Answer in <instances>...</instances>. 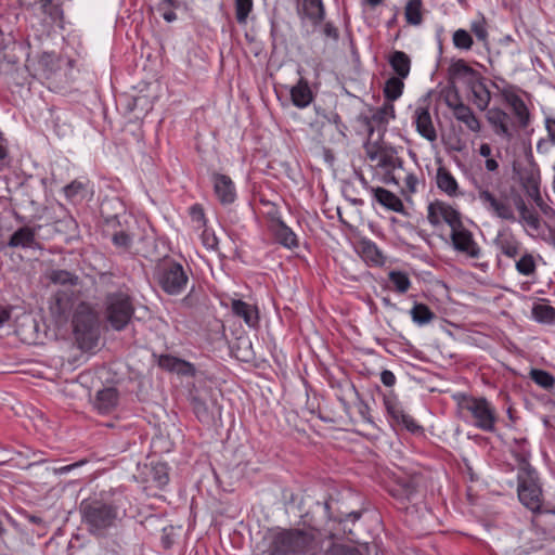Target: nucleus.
Wrapping results in <instances>:
<instances>
[{"label":"nucleus","instance_id":"2","mask_svg":"<svg viewBox=\"0 0 555 555\" xmlns=\"http://www.w3.org/2000/svg\"><path fill=\"white\" fill-rule=\"evenodd\" d=\"M79 511L89 531L98 537H104L119 520L118 506L102 500L85 499L79 505Z\"/></svg>","mask_w":555,"mask_h":555},{"label":"nucleus","instance_id":"39","mask_svg":"<svg viewBox=\"0 0 555 555\" xmlns=\"http://www.w3.org/2000/svg\"><path fill=\"white\" fill-rule=\"evenodd\" d=\"M388 279L392 284L391 289L398 294H405L412 284L409 274L401 270L389 271Z\"/></svg>","mask_w":555,"mask_h":555},{"label":"nucleus","instance_id":"18","mask_svg":"<svg viewBox=\"0 0 555 555\" xmlns=\"http://www.w3.org/2000/svg\"><path fill=\"white\" fill-rule=\"evenodd\" d=\"M211 181L214 184V193L221 205L228 206L236 201V188L229 176L214 172L211 175Z\"/></svg>","mask_w":555,"mask_h":555},{"label":"nucleus","instance_id":"12","mask_svg":"<svg viewBox=\"0 0 555 555\" xmlns=\"http://www.w3.org/2000/svg\"><path fill=\"white\" fill-rule=\"evenodd\" d=\"M478 198L486 210L496 218L511 222L516 221L513 207L508 203L507 198H499L488 189L481 186L478 188Z\"/></svg>","mask_w":555,"mask_h":555},{"label":"nucleus","instance_id":"47","mask_svg":"<svg viewBox=\"0 0 555 555\" xmlns=\"http://www.w3.org/2000/svg\"><path fill=\"white\" fill-rule=\"evenodd\" d=\"M532 317L539 323L550 324L555 320V308L550 305H534Z\"/></svg>","mask_w":555,"mask_h":555},{"label":"nucleus","instance_id":"58","mask_svg":"<svg viewBox=\"0 0 555 555\" xmlns=\"http://www.w3.org/2000/svg\"><path fill=\"white\" fill-rule=\"evenodd\" d=\"M472 33L477 37L478 40L486 42L488 39V30L485 18L473 21L470 24Z\"/></svg>","mask_w":555,"mask_h":555},{"label":"nucleus","instance_id":"9","mask_svg":"<svg viewBox=\"0 0 555 555\" xmlns=\"http://www.w3.org/2000/svg\"><path fill=\"white\" fill-rule=\"evenodd\" d=\"M517 494L520 503L532 512L541 511V488L538 472L534 475H517Z\"/></svg>","mask_w":555,"mask_h":555},{"label":"nucleus","instance_id":"14","mask_svg":"<svg viewBox=\"0 0 555 555\" xmlns=\"http://www.w3.org/2000/svg\"><path fill=\"white\" fill-rule=\"evenodd\" d=\"M421 477L416 475H408L398 477L393 485L389 488V494L400 503L411 502L418 492Z\"/></svg>","mask_w":555,"mask_h":555},{"label":"nucleus","instance_id":"3","mask_svg":"<svg viewBox=\"0 0 555 555\" xmlns=\"http://www.w3.org/2000/svg\"><path fill=\"white\" fill-rule=\"evenodd\" d=\"M133 298L128 292L107 293L104 299V318L117 332L124 331L134 315Z\"/></svg>","mask_w":555,"mask_h":555},{"label":"nucleus","instance_id":"1","mask_svg":"<svg viewBox=\"0 0 555 555\" xmlns=\"http://www.w3.org/2000/svg\"><path fill=\"white\" fill-rule=\"evenodd\" d=\"M460 410V417L472 420L473 425L485 431L494 433L498 413L493 404L486 397H474L464 392L453 396Z\"/></svg>","mask_w":555,"mask_h":555},{"label":"nucleus","instance_id":"8","mask_svg":"<svg viewBox=\"0 0 555 555\" xmlns=\"http://www.w3.org/2000/svg\"><path fill=\"white\" fill-rule=\"evenodd\" d=\"M137 221L131 217H125L124 223L117 216L107 220V229L104 230V235L108 236L115 248L122 253L128 251L133 245L135 233L133 225Z\"/></svg>","mask_w":555,"mask_h":555},{"label":"nucleus","instance_id":"44","mask_svg":"<svg viewBox=\"0 0 555 555\" xmlns=\"http://www.w3.org/2000/svg\"><path fill=\"white\" fill-rule=\"evenodd\" d=\"M151 479L156 487L163 489L169 482V467L166 463L159 462L151 468Z\"/></svg>","mask_w":555,"mask_h":555},{"label":"nucleus","instance_id":"46","mask_svg":"<svg viewBox=\"0 0 555 555\" xmlns=\"http://www.w3.org/2000/svg\"><path fill=\"white\" fill-rule=\"evenodd\" d=\"M21 515L24 517V519L27 521V526L29 528V532L31 534V538L36 534L38 537H42L46 533V521L42 517L38 515H31L28 512L24 511L21 513Z\"/></svg>","mask_w":555,"mask_h":555},{"label":"nucleus","instance_id":"57","mask_svg":"<svg viewBox=\"0 0 555 555\" xmlns=\"http://www.w3.org/2000/svg\"><path fill=\"white\" fill-rule=\"evenodd\" d=\"M324 555H363L357 547L344 544H332Z\"/></svg>","mask_w":555,"mask_h":555},{"label":"nucleus","instance_id":"56","mask_svg":"<svg viewBox=\"0 0 555 555\" xmlns=\"http://www.w3.org/2000/svg\"><path fill=\"white\" fill-rule=\"evenodd\" d=\"M180 359L181 358L175 357L169 353L160 354L158 358L157 364L160 369H163L167 372H170V373H175Z\"/></svg>","mask_w":555,"mask_h":555},{"label":"nucleus","instance_id":"24","mask_svg":"<svg viewBox=\"0 0 555 555\" xmlns=\"http://www.w3.org/2000/svg\"><path fill=\"white\" fill-rule=\"evenodd\" d=\"M466 83L472 91L474 104L478 109L486 111L492 96L486 85L485 77H482L480 74L479 77L475 78L474 80H466Z\"/></svg>","mask_w":555,"mask_h":555},{"label":"nucleus","instance_id":"17","mask_svg":"<svg viewBox=\"0 0 555 555\" xmlns=\"http://www.w3.org/2000/svg\"><path fill=\"white\" fill-rule=\"evenodd\" d=\"M297 15L301 22L309 21L313 27L320 26L326 16L323 0H300L297 3Z\"/></svg>","mask_w":555,"mask_h":555},{"label":"nucleus","instance_id":"22","mask_svg":"<svg viewBox=\"0 0 555 555\" xmlns=\"http://www.w3.org/2000/svg\"><path fill=\"white\" fill-rule=\"evenodd\" d=\"M493 242L496 248L508 258H515L520 251L521 244L509 229L499 231Z\"/></svg>","mask_w":555,"mask_h":555},{"label":"nucleus","instance_id":"5","mask_svg":"<svg viewBox=\"0 0 555 555\" xmlns=\"http://www.w3.org/2000/svg\"><path fill=\"white\" fill-rule=\"evenodd\" d=\"M50 320L46 325V336L55 340L69 339V292L57 291L50 301Z\"/></svg>","mask_w":555,"mask_h":555},{"label":"nucleus","instance_id":"15","mask_svg":"<svg viewBox=\"0 0 555 555\" xmlns=\"http://www.w3.org/2000/svg\"><path fill=\"white\" fill-rule=\"evenodd\" d=\"M453 248L469 258L478 259L481 256V248L474 240L473 233L461 223V228L451 231Z\"/></svg>","mask_w":555,"mask_h":555},{"label":"nucleus","instance_id":"52","mask_svg":"<svg viewBox=\"0 0 555 555\" xmlns=\"http://www.w3.org/2000/svg\"><path fill=\"white\" fill-rule=\"evenodd\" d=\"M516 270L519 274L529 276L534 273L535 271V262L530 254L524 255L517 262H516Z\"/></svg>","mask_w":555,"mask_h":555},{"label":"nucleus","instance_id":"30","mask_svg":"<svg viewBox=\"0 0 555 555\" xmlns=\"http://www.w3.org/2000/svg\"><path fill=\"white\" fill-rule=\"evenodd\" d=\"M317 508L321 509L323 512L324 518L327 520H334L338 521L339 524H346L348 521H351L354 524L357 520L361 518V512L352 511L349 513H339L334 514L332 512V500H326L323 503L317 502L315 503Z\"/></svg>","mask_w":555,"mask_h":555},{"label":"nucleus","instance_id":"35","mask_svg":"<svg viewBox=\"0 0 555 555\" xmlns=\"http://www.w3.org/2000/svg\"><path fill=\"white\" fill-rule=\"evenodd\" d=\"M453 115L459 121L463 122L470 131H480V121L475 116L474 112L468 105H457V108L453 111Z\"/></svg>","mask_w":555,"mask_h":555},{"label":"nucleus","instance_id":"50","mask_svg":"<svg viewBox=\"0 0 555 555\" xmlns=\"http://www.w3.org/2000/svg\"><path fill=\"white\" fill-rule=\"evenodd\" d=\"M253 5V0H235V17L238 24H246Z\"/></svg>","mask_w":555,"mask_h":555},{"label":"nucleus","instance_id":"27","mask_svg":"<svg viewBox=\"0 0 555 555\" xmlns=\"http://www.w3.org/2000/svg\"><path fill=\"white\" fill-rule=\"evenodd\" d=\"M11 248H35L39 244L36 242V229L30 227H21L14 231L8 241Z\"/></svg>","mask_w":555,"mask_h":555},{"label":"nucleus","instance_id":"40","mask_svg":"<svg viewBox=\"0 0 555 555\" xmlns=\"http://www.w3.org/2000/svg\"><path fill=\"white\" fill-rule=\"evenodd\" d=\"M396 118V111L392 103L385 101V103L376 108V111L371 116V121H373L377 126H384L389 122L390 119Z\"/></svg>","mask_w":555,"mask_h":555},{"label":"nucleus","instance_id":"42","mask_svg":"<svg viewBox=\"0 0 555 555\" xmlns=\"http://www.w3.org/2000/svg\"><path fill=\"white\" fill-rule=\"evenodd\" d=\"M449 73L453 77H465L467 80H474L480 75L478 70L474 69L462 59L452 63L449 68Z\"/></svg>","mask_w":555,"mask_h":555},{"label":"nucleus","instance_id":"61","mask_svg":"<svg viewBox=\"0 0 555 555\" xmlns=\"http://www.w3.org/2000/svg\"><path fill=\"white\" fill-rule=\"evenodd\" d=\"M196 372L197 370L193 363L180 359L175 373L184 377H194L196 375Z\"/></svg>","mask_w":555,"mask_h":555},{"label":"nucleus","instance_id":"43","mask_svg":"<svg viewBox=\"0 0 555 555\" xmlns=\"http://www.w3.org/2000/svg\"><path fill=\"white\" fill-rule=\"evenodd\" d=\"M529 376L538 386L545 390H551L555 386V376L542 369H532Z\"/></svg>","mask_w":555,"mask_h":555},{"label":"nucleus","instance_id":"59","mask_svg":"<svg viewBox=\"0 0 555 555\" xmlns=\"http://www.w3.org/2000/svg\"><path fill=\"white\" fill-rule=\"evenodd\" d=\"M44 12L49 13L53 20L64 17V11L60 4H53V0H40Z\"/></svg>","mask_w":555,"mask_h":555},{"label":"nucleus","instance_id":"19","mask_svg":"<svg viewBox=\"0 0 555 555\" xmlns=\"http://www.w3.org/2000/svg\"><path fill=\"white\" fill-rule=\"evenodd\" d=\"M514 447L511 448V454L518 464L517 475H534L537 469L530 464L531 451L528 448L527 438H514Z\"/></svg>","mask_w":555,"mask_h":555},{"label":"nucleus","instance_id":"25","mask_svg":"<svg viewBox=\"0 0 555 555\" xmlns=\"http://www.w3.org/2000/svg\"><path fill=\"white\" fill-rule=\"evenodd\" d=\"M371 193L375 202L378 203L380 206L385 207L386 209L399 214L405 212V208L402 201L391 191L382 186H376L375 189H371Z\"/></svg>","mask_w":555,"mask_h":555},{"label":"nucleus","instance_id":"51","mask_svg":"<svg viewBox=\"0 0 555 555\" xmlns=\"http://www.w3.org/2000/svg\"><path fill=\"white\" fill-rule=\"evenodd\" d=\"M473 38L465 29H457L453 34V44L457 49L470 50L473 47Z\"/></svg>","mask_w":555,"mask_h":555},{"label":"nucleus","instance_id":"23","mask_svg":"<svg viewBox=\"0 0 555 555\" xmlns=\"http://www.w3.org/2000/svg\"><path fill=\"white\" fill-rule=\"evenodd\" d=\"M231 309L235 317L241 318L244 322L253 328L259 326V310L257 306L250 305L242 299H233Z\"/></svg>","mask_w":555,"mask_h":555},{"label":"nucleus","instance_id":"31","mask_svg":"<svg viewBox=\"0 0 555 555\" xmlns=\"http://www.w3.org/2000/svg\"><path fill=\"white\" fill-rule=\"evenodd\" d=\"M118 403V391L114 387H107L96 392L94 405L102 414L109 413Z\"/></svg>","mask_w":555,"mask_h":555},{"label":"nucleus","instance_id":"10","mask_svg":"<svg viewBox=\"0 0 555 555\" xmlns=\"http://www.w3.org/2000/svg\"><path fill=\"white\" fill-rule=\"evenodd\" d=\"M427 220L433 227L440 225L443 220L451 228V231L461 228V223H463L461 212L457 209L438 199L428 205Z\"/></svg>","mask_w":555,"mask_h":555},{"label":"nucleus","instance_id":"32","mask_svg":"<svg viewBox=\"0 0 555 555\" xmlns=\"http://www.w3.org/2000/svg\"><path fill=\"white\" fill-rule=\"evenodd\" d=\"M388 63L391 69L395 72V77L408 78L411 70V59L410 56L399 50L392 51L388 56Z\"/></svg>","mask_w":555,"mask_h":555},{"label":"nucleus","instance_id":"41","mask_svg":"<svg viewBox=\"0 0 555 555\" xmlns=\"http://www.w3.org/2000/svg\"><path fill=\"white\" fill-rule=\"evenodd\" d=\"M190 404L193 413L201 423H207L211 418L206 401L198 395H190Z\"/></svg>","mask_w":555,"mask_h":555},{"label":"nucleus","instance_id":"20","mask_svg":"<svg viewBox=\"0 0 555 555\" xmlns=\"http://www.w3.org/2000/svg\"><path fill=\"white\" fill-rule=\"evenodd\" d=\"M413 122L421 137L429 142L437 140V131L431 120L428 106H417L414 111Z\"/></svg>","mask_w":555,"mask_h":555},{"label":"nucleus","instance_id":"36","mask_svg":"<svg viewBox=\"0 0 555 555\" xmlns=\"http://www.w3.org/2000/svg\"><path fill=\"white\" fill-rule=\"evenodd\" d=\"M383 402L387 415L391 420V424L396 423L401 417V415L405 413L401 402L398 400V397L393 393V391L384 393Z\"/></svg>","mask_w":555,"mask_h":555},{"label":"nucleus","instance_id":"63","mask_svg":"<svg viewBox=\"0 0 555 555\" xmlns=\"http://www.w3.org/2000/svg\"><path fill=\"white\" fill-rule=\"evenodd\" d=\"M326 119L330 124L335 126L339 134L346 137L345 131L347 130V126L343 122L338 113H331L328 116H326Z\"/></svg>","mask_w":555,"mask_h":555},{"label":"nucleus","instance_id":"60","mask_svg":"<svg viewBox=\"0 0 555 555\" xmlns=\"http://www.w3.org/2000/svg\"><path fill=\"white\" fill-rule=\"evenodd\" d=\"M201 236H202L203 245L207 249H210V250L218 249L219 240L212 230L205 229Z\"/></svg>","mask_w":555,"mask_h":555},{"label":"nucleus","instance_id":"34","mask_svg":"<svg viewBox=\"0 0 555 555\" xmlns=\"http://www.w3.org/2000/svg\"><path fill=\"white\" fill-rule=\"evenodd\" d=\"M409 313L417 326H425L436 319V313L426 304L418 301H414Z\"/></svg>","mask_w":555,"mask_h":555},{"label":"nucleus","instance_id":"16","mask_svg":"<svg viewBox=\"0 0 555 555\" xmlns=\"http://www.w3.org/2000/svg\"><path fill=\"white\" fill-rule=\"evenodd\" d=\"M0 72L5 75L9 83L20 88L26 86L30 78L27 65H20L15 57L11 59L8 55L0 61Z\"/></svg>","mask_w":555,"mask_h":555},{"label":"nucleus","instance_id":"4","mask_svg":"<svg viewBox=\"0 0 555 555\" xmlns=\"http://www.w3.org/2000/svg\"><path fill=\"white\" fill-rule=\"evenodd\" d=\"M72 334L81 351H90L96 347L100 330L96 314L81 305L72 318Z\"/></svg>","mask_w":555,"mask_h":555},{"label":"nucleus","instance_id":"64","mask_svg":"<svg viewBox=\"0 0 555 555\" xmlns=\"http://www.w3.org/2000/svg\"><path fill=\"white\" fill-rule=\"evenodd\" d=\"M520 219L525 221L530 228L538 230L540 228V219L537 212L527 210V214H524Z\"/></svg>","mask_w":555,"mask_h":555},{"label":"nucleus","instance_id":"26","mask_svg":"<svg viewBox=\"0 0 555 555\" xmlns=\"http://www.w3.org/2000/svg\"><path fill=\"white\" fill-rule=\"evenodd\" d=\"M94 196V185L86 177L72 181V205L89 203Z\"/></svg>","mask_w":555,"mask_h":555},{"label":"nucleus","instance_id":"21","mask_svg":"<svg viewBox=\"0 0 555 555\" xmlns=\"http://www.w3.org/2000/svg\"><path fill=\"white\" fill-rule=\"evenodd\" d=\"M486 118L496 135L505 139H511L513 137L508 127L509 116L502 108H489L487 111Z\"/></svg>","mask_w":555,"mask_h":555},{"label":"nucleus","instance_id":"6","mask_svg":"<svg viewBox=\"0 0 555 555\" xmlns=\"http://www.w3.org/2000/svg\"><path fill=\"white\" fill-rule=\"evenodd\" d=\"M192 270L180 262L169 259L158 267L156 272L160 289L169 296H179L185 292L190 282Z\"/></svg>","mask_w":555,"mask_h":555},{"label":"nucleus","instance_id":"11","mask_svg":"<svg viewBox=\"0 0 555 555\" xmlns=\"http://www.w3.org/2000/svg\"><path fill=\"white\" fill-rule=\"evenodd\" d=\"M7 518L11 528L2 527L0 530V544L9 552H16L25 542L31 539V534L27 525L15 520L9 514H7Z\"/></svg>","mask_w":555,"mask_h":555},{"label":"nucleus","instance_id":"54","mask_svg":"<svg viewBox=\"0 0 555 555\" xmlns=\"http://www.w3.org/2000/svg\"><path fill=\"white\" fill-rule=\"evenodd\" d=\"M396 157L397 151L393 147L380 149L379 162L377 163V166L385 170H390Z\"/></svg>","mask_w":555,"mask_h":555},{"label":"nucleus","instance_id":"28","mask_svg":"<svg viewBox=\"0 0 555 555\" xmlns=\"http://www.w3.org/2000/svg\"><path fill=\"white\" fill-rule=\"evenodd\" d=\"M312 90L305 77H300L295 86L291 88V100L297 108H306L313 101Z\"/></svg>","mask_w":555,"mask_h":555},{"label":"nucleus","instance_id":"48","mask_svg":"<svg viewBox=\"0 0 555 555\" xmlns=\"http://www.w3.org/2000/svg\"><path fill=\"white\" fill-rule=\"evenodd\" d=\"M528 194L545 216L551 217L555 215L554 209L544 203L540 194L539 184L534 180H531V185L528 189Z\"/></svg>","mask_w":555,"mask_h":555},{"label":"nucleus","instance_id":"53","mask_svg":"<svg viewBox=\"0 0 555 555\" xmlns=\"http://www.w3.org/2000/svg\"><path fill=\"white\" fill-rule=\"evenodd\" d=\"M444 102L449 108L455 111L457 105H464L462 102L461 95L459 93L457 88L454 85L449 86L444 90Z\"/></svg>","mask_w":555,"mask_h":555},{"label":"nucleus","instance_id":"45","mask_svg":"<svg viewBox=\"0 0 555 555\" xmlns=\"http://www.w3.org/2000/svg\"><path fill=\"white\" fill-rule=\"evenodd\" d=\"M392 425L398 426L401 429H404L414 436H423L425 433L424 427L420 425L414 420V417L406 412L403 415H401V417Z\"/></svg>","mask_w":555,"mask_h":555},{"label":"nucleus","instance_id":"13","mask_svg":"<svg viewBox=\"0 0 555 555\" xmlns=\"http://www.w3.org/2000/svg\"><path fill=\"white\" fill-rule=\"evenodd\" d=\"M269 230L276 243L287 249H295L299 246L296 233L282 220L279 210L270 211Z\"/></svg>","mask_w":555,"mask_h":555},{"label":"nucleus","instance_id":"29","mask_svg":"<svg viewBox=\"0 0 555 555\" xmlns=\"http://www.w3.org/2000/svg\"><path fill=\"white\" fill-rule=\"evenodd\" d=\"M360 255L363 260L373 267H382L385 263V257L376 243L369 238H362L359 242Z\"/></svg>","mask_w":555,"mask_h":555},{"label":"nucleus","instance_id":"49","mask_svg":"<svg viewBox=\"0 0 555 555\" xmlns=\"http://www.w3.org/2000/svg\"><path fill=\"white\" fill-rule=\"evenodd\" d=\"M514 103L515 105L512 106L513 113L515 114L519 122V127L525 129L530 125L531 121L530 112L524 100H521L520 102L514 101Z\"/></svg>","mask_w":555,"mask_h":555},{"label":"nucleus","instance_id":"37","mask_svg":"<svg viewBox=\"0 0 555 555\" xmlns=\"http://www.w3.org/2000/svg\"><path fill=\"white\" fill-rule=\"evenodd\" d=\"M403 80V78L393 76L386 80L383 93L387 102L392 103L402 95L404 89Z\"/></svg>","mask_w":555,"mask_h":555},{"label":"nucleus","instance_id":"55","mask_svg":"<svg viewBox=\"0 0 555 555\" xmlns=\"http://www.w3.org/2000/svg\"><path fill=\"white\" fill-rule=\"evenodd\" d=\"M46 278L52 284L67 285L69 284V271L60 270V269H51L47 271Z\"/></svg>","mask_w":555,"mask_h":555},{"label":"nucleus","instance_id":"38","mask_svg":"<svg viewBox=\"0 0 555 555\" xmlns=\"http://www.w3.org/2000/svg\"><path fill=\"white\" fill-rule=\"evenodd\" d=\"M404 17L409 25H421L423 23V1L409 0L404 7Z\"/></svg>","mask_w":555,"mask_h":555},{"label":"nucleus","instance_id":"7","mask_svg":"<svg viewBox=\"0 0 555 555\" xmlns=\"http://www.w3.org/2000/svg\"><path fill=\"white\" fill-rule=\"evenodd\" d=\"M314 541V537L301 529H284L272 540L268 555H304Z\"/></svg>","mask_w":555,"mask_h":555},{"label":"nucleus","instance_id":"33","mask_svg":"<svg viewBox=\"0 0 555 555\" xmlns=\"http://www.w3.org/2000/svg\"><path fill=\"white\" fill-rule=\"evenodd\" d=\"M437 188L449 196H456L459 184L453 175L443 166L438 167L436 175Z\"/></svg>","mask_w":555,"mask_h":555},{"label":"nucleus","instance_id":"62","mask_svg":"<svg viewBox=\"0 0 555 555\" xmlns=\"http://www.w3.org/2000/svg\"><path fill=\"white\" fill-rule=\"evenodd\" d=\"M190 216L192 220L199 225H205L206 219H205V212L204 208L199 204H194L190 207Z\"/></svg>","mask_w":555,"mask_h":555}]
</instances>
